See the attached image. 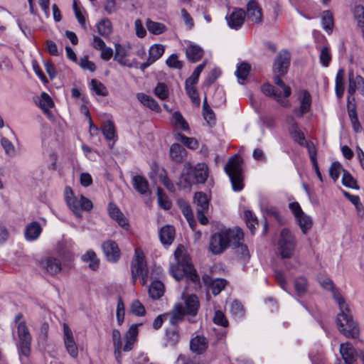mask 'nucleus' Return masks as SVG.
<instances>
[{"mask_svg":"<svg viewBox=\"0 0 364 364\" xmlns=\"http://www.w3.org/2000/svg\"><path fill=\"white\" fill-rule=\"evenodd\" d=\"M38 105L46 112L53 106V102L47 93L42 92L39 99Z\"/></svg>","mask_w":364,"mask_h":364,"instance_id":"obj_58","label":"nucleus"},{"mask_svg":"<svg viewBox=\"0 0 364 364\" xmlns=\"http://www.w3.org/2000/svg\"><path fill=\"white\" fill-rule=\"evenodd\" d=\"M141 325V323H133L127 331L125 334L126 342L123 346L124 351L127 352L133 348L134 344L139 333L138 327Z\"/></svg>","mask_w":364,"mask_h":364,"instance_id":"obj_23","label":"nucleus"},{"mask_svg":"<svg viewBox=\"0 0 364 364\" xmlns=\"http://www.w3.org/2000/svg\"><path fill=\"white\" fill-rule=\"evenodd\" d=\"M146 27L148 31L154 35H159L166 31V27L164 23L149 19L146 21Z\"/></svg>","mask_w":364,"mask_h":364,"instance_id":"obj_47","label":"nucleus"},{"mask_svg":"<svg viewBox=\"0 0 364 364\" xmlns=\"http://www.w3.org/2000/svg\"><path fill=\"white\" fill-rule=\"evenodd\" d=\"M179 250L175 252V257L178 263L176 265L171 267V272L176 281H180L186 277V280H190L194 284L199 282V276L196 273L193 264L190 262L189 258L186 255H180Z\"/></svg>","mask_w":364,"mask_h":364,"instance_id":"obj_5","label":"nucleus"},{"mask_svg":"<svg viewBox=\"0 0 364 364\" xmlns=\"http://www.w3.org/2000/svg\"><path fill=\"white\" fill-rule=\"evenodd\" d=\"M102 248L107 259L116 262L120 257V250L118 245L113 240H107L102 243Z\"/></svg>","mask_w":364,"mask_h":364,"instance_id":"obj_19","label":"nucleus"},{"mask_svg":"<svg viewBox=\"0 0 364 364\" xmlns=\"http://www.w3.org/2000/svg\"><path fill=\"white\" fill-rule=\"evenodd\" d=\"M82 259L85 262L89 264V267L92 270H95L99 266V259L95 252L92 250L87 251L84 254Z\"/></svg>","mask_w":364,"mask_h":364,"instance_id":"obj_50","label":"nucleus"},{"mask_svg":"<svg viewBox=\"0 0 364 364\" xmlns=\"http://www.w3.org/2000/svg\"><path fill=\"white\" fill-rule=\"evenodd\" d=\"M290 63V53L287 50H281L275 58L274 70L279 75L287 73Z\"/></svg>","mask_w":364,"mask_h":364,"instance_id":"obj_15","label":"nucleus"},{"mask_svg":"<svg viewBox=\"0 0 364 364\" xmlns=\"http://www.w3.org/2000/svg\"><path fill=\"white\" fill-rule=\"evenodd\" d=\"M178 205L180 206V208H181L183 215L185 216L187 221L188 222L189 225L191 226V228L192 229H193L195 221L193 219V212H192V210H191L190 205L185 200H178Z\"/></svg>","mask_w":364,"mask_h":364,"instance_id":"obj_40","label":"nucleus"},{"mask_svg":"<svg viewBox=\"0 0 364 364\" xmlns=\"http://www.w3.org/2000/svg\"><path fill=\"white\" fill-rule=\"evenodd\" d=\"M291 127L289 128V133L292 136L294 141L298 143L300 146H304L307 141L305 139L304 134L299 130L297 122L291 117Z\"/></svg>","mask_w":364,"mask_h":364,"instance_id":"obj_31","label":"nucleus"},{"mask_svg":"<svg viewBox=\"0 0 364 364\" xmlns=\"http://www.w3.org/2000/svg\"><path fill=\"white\" fill-rule=\"evenodd\" d=\"M174 236L175 229L171 225H166L160 230V240L165 245H170L173 241Z\"/></svg>","mask_w":364,"mask_h":364,"instance_id":"obj_30","label":"nucleus"},{"mask_svg":"<svg viewBox=\"0 0 364 364\" xmlns=\"http://www.w3.org/2000/svg\"><path fill=\"white\" fill-rule=\"evenodd\" d=\"M112 341L114 348V354L116 359L119 363L121 359V352L123 350L121 333L119 330L114 329L112 331Z\"/></svg>","mask_w":364,"mask_h":364,"instance_id":"obj_37","label":"nucleus"},{"mask_svg":"<svg viewBox=\"0 0 364 364\" xmlns=\"http://www.w3.org/2000/svg\"><path fill=\"white\" fill-rule=\"evenodd\" d=\"M18 343L17 350L21 364H24L31 354V336L25 322H19L17 326Z\"/></svg>","mask_w":364,"mask_h":364,"instance_id":"obj_7","label":"nucleus"},{"mask_svg":"<svg viewBox=\"0 0 364 364\" xmlns=\"http://www.w3.org/2000/svg\"><path fill=\"white\" fill-rule=\"evenodd\" d=\"M208 176V168L205 163H198L194 168L188 163L182 170L177 185L181 188H188L195 183H203Z\"/></svg>","mask_w":364,"mask_h":364,"instance_id":"obj_3","label":"nucleus"},{"mask_svg":"<svg viewBox=\"0 0 364 364\" xmlns=\"http://www.w3.org/2000/svg\"><path fill=\"white\" fill-rule=\"evenodd\" d=\"M154 94L159 99L164 100L168 97V89L166 84L159 82L154 89Z\"/></svg>","mask_w":364,"mask_h":364,"instance_id":"obj_60","label":"nucleus"},{"mask_svg":"<svg viewBox=\"0 0 364 364\" xmlns=\"http://www.w3.org/2000/svg\"><path fill=\"white\" fill-rule=\"evenodd\" d=\"M230 314L237 321L244 318L245 312L243 306L237 301H234L230 305Z\"/></svg>","mask_w":364,"mask_h":364,"instance_id":"obj_46","label":"nucleus"},{"mask_svg":"<svg viewBox=\"0 0 364 364\" xmlns=\"http://www.w3.org/2000/svg\"><path fill=\"white\" fill-rule=\"evenodd\" d=\"M208 348V341L203 336L198 335L190 341V349L196 354L203 353Z\"/></svg>","mask_w":364,"mask_h":364,"instance_id":"obj_28","label":"nucleus"},{"mask_svg":"<svg viewBox=\"0 0 364 364\" xmlns=\"http://www.w3.org/2000/svg\"><path fill=\"white\" fill-rule=\"evenodd\" d=\"M187 152L186 149L178 144H173L170 148V156L176 162H182L186 156Z\"/></svg>","mask_w":364,"mask_h":364,"instance_id":"obj_33","label":"nucleus"},{"mask_svg":"<svg viewBox=\"0 0 364 364\" xmlns=\"http://www.w3.org/2000/svg\"><path fill=\"white\" fill-rule=\"evenodd\" d=\"M164 292V287L161 282L156 280L151 282L149 289V294L153 299H159Z\"/></svg>","mask_w":364,"mask_h":364,"instance_id":"obj_38","label":"nucleus"},{"mask_svg":"<svg viewBox=\"0 0 364 364\" xmlns=\"http://www.w3.org/2000/svg\"><path fill=\"white\" fill-rule=\"evenodd\" d=\"M184 50L187 59L191 63L198 62L204 55L203 48L191 41L186 42Z\"/></svg>","mask_w":364,"mask_h":364,"instance_id":"obj_18","label":"nucleus"},{"mask_svg":"<svg viewBox=\"0 0 364 364\" xmlns=\"http://www.w3.org/2000/svg\"><path fill=\"white\" fill-rule=\"evenodd\" d=\"M73 8L78 23L80 24L82 28L86 29V19L83 15V9L78 6L77 3L75 0H74L73 1Z\"/></svg>","mask_w":364,"mask_h":364,"instance_id":"obj_57","label":"nucleus"},{"mask_svg":"<svg viewBox=\"0 0 364 364\" xmlns=\"http://www.w3.org/2000/svg\"><path fill=\"white\" fill-rule=\"evenodd\" d=\"M154 171L160 182H161L169 191L173 192L175 191V186L168 178L166 170L164 168L156 166Z\"/></svg>","mask_w":364,"mask_h":364,"instance_id":"obj_36","label":"nucleus"},{"mask_svg":"<svg viewBox=\"0 0 364 364\" xmlns=\"http://www.w3.org/2000/svg\"><path fill=\"white\" fill-rule=\"evenodd\" d=\"M107 211L109 216L116 221L119 226L124 230L129 229V223L128 219L114 203H109L108 204Z\"/></svg>","mask_w":364,"mask_h":364,"instance_id":"obj_16","label":"nucleus"},{"mask_svg":"<svg viewBox=\"0 0 364 364\" xmlns=\"http://www.w3.org/2000/svg\"><path fill=\"white\" fill-rule=\"evenodd\" d=\"M321 23L323 28L328 33H331L333 28V17L330 11H324L321 16Z\"/></svg>","mask_w":364,"mask_h":364,"instance_id":"obj_42","label":"nucleus"},{"mask_svg":"<svg viewBox=\"0 0 364 364\" xmlns=\"http://www.w3.org/2000/svg\"><path fill=\"white\" fill-rule=\"evenodd\" d=\"M39 266L42 270L52 276L56 275L62 270L60 261L53 256L43 258L39 262Z\"/></svg>","mask_w":364,"mask_h":364,"instance_id":"obj_13","label":"nucleus"},{"mask_svg":"<svg viewBox=\"0 0 364 364\" xmlns=\"http://www.w3.org/2000/svg\"><path fill=\"white\" fill-rule=\"evenodd\" d=\"M98 33L104 37H107L112 33V24L108 19L101 20L97 25Z\"/></svg>","mask_w":364,"mask_h":364,"instance_id":"obj_53","label":"nucleus"},{"mask_svg":"<svg viewBox=\"0 0 364 364\" xmlns=\"http://www.w3.org/2000/svg\"><path fill=\"white\" fill-rule=\"evenodd\" d=\"M342 183L344 186L353 189H358L357 181L346 170H343Z\"/></svg>","mask_w":364,"mask_h":364,"instance_id":"obj_55","label":"nucleus"},{"mask_svg":"<svg viewBox=\"0 0 364 364\" xmlns=\"http://www.w3.org/2000/svg\"><path fill=\"white\" fill-rule=\"evenodd\" d=\"M90 90L94 92L96 95L100 96L107 95V90L105 86L100 81L96 80H92L90 82Z\"/></svg>","mask_w":364,"mask_h":364,"instance_id":"obj_56","label":"nucleus"},{"mask_svg":"<svg viewBox=\"0 0 364 364\" xmlns=\"http://www.w3.org/2000/svg\"><path fill=\"white\" fill-rule=\"evenodd\" d=\"M295 220L296 224L299 226L303 234H307V232L311 229L313 226L312 218L305 213L296 217Z\"/></svg>","mask_w":364,"mask_h":364,"instance_id":"obj_34","label":"nucleus"},{"mask_svg":"<svg viewBox=\"0 0 364 364\" xmlns=\"http://www.w3.org/2000/svg\"><path fill=\"white\" fill-rule=\"evenodd\" d=\"M250 70V65L248 63H242L237 66L235 75L238 78L240 83L242 84L243 81L247 78Z\"/></svg>","mask_w":364,"mask_h":364,"instance_id":"obj_51","label":"nucleus"},{"mask_svg":"<svg viewBox=\"0 0 364 364\" xmlns=\"http://www.w3.org/2000/svg\"><path fill=\"white\" fill-rule=\"evenodd\" d=\"M65 198L70 209L77 217H81V210L90 211L92 209V203L87 198L80 195L76 196L70 187L65 189Z\"/></svg>","mask_w":364,"mask_h":364,"instance_id":"obj_8","label":"nucleus"},{"mask_svg":"<svg viewBox=\"0 0 364 364\" xmlns=\"http://www.w3.org/2000/svg\"><path fill=\"white\" fill-rule=\"evenodd\" d=\"M295 290L299 296L303 295L306 291L307 281L304 277H299L294 282Z\"/></svg>","mask_w":364,"mask_h":364,"instance_id":"obj_59","label":"nucleus"},{"mask_svg":"<svg viewBox=\"0 0 364 364\" xmlns=\"http://www.w3.org/2000/svg\"><path fill=\"white\" fill-rule=\"evenodd\" d=\"M245 19V12L242 9H235L226 16V21L228 26L236 31L242 26Z\"/></svg>","mask_w":364,"mask_h":364,"instance_id":"obj_17","label":"nucleus"},{"mask_svg":"<svg viewBox=\"0 0 364 364\" xmlns=\"http://www.w3.org/2000/svg\"><path fill=\"white\" fill-rule=\"evenodd\" d=\"M343 170L342 166L338 161H334L332 163L330 168H329V174L331 178L334 181H337L340 176V173Z\"/></svg>","mask_w":364,"mask_h":364,"instance_id":"obj_63","label":"nucleus"},{"mask_svg":"<svg viewBox=\"0 0 364 364\" xmlns=\"http://www.w3.org/2000/svg\"><path fill=\"white\" fill-rule=\"evenodd\" d=\"M184 304L181 303L176 304L171 314L169 321L171 325H176L184 318L185 315L191 316H196L200 307L198 298L195 294L182 296Z\"/></svg>","mask_w":364,"mask_h":364,"instance_id":"obj_4","label":"nucleus"},{"mask_svg":"<svg viewBox=\"0 0 364 364\" xmlns=\"http://www.w3.org/2000/svg\"><path fill=\"white\" fill-rule=\"evenodd\" d=\"M262 92L267 96H274L277 102L284 107H289L291 104L289 100L283 99L281 93L274 90V87L270 84H264L262 87Z\"/></svg>","mask_w":364,"mask_h":364,"instance_id":"obj_26","label":"nucleus"},{"mask_svg":"<svg viewBox=\"0 0 364 364\" xmlns=\"http://www.w3.org/2000/svg\"><path fill=\"white\" fill-rule=\"evenodd\" d=\"M296 241L294 234L287 228L282 230L277 242V250L282 258H291L294 252Z\"/></svg>","mask_w":364,"mask_h":364,"instance_id":"obj_10","label":"nucleus"},{"mask_svg":"<svg viewBox=\"0 0 364 364\" xmlns=\"http://www.w3.org/2000/svg\"><path fill=\"white\" fill-rule=\"evenodd\" d=\"M102 132L105 139L115 142L117 139L115 126L112 121H105L102 126Z\"/></svg>","mask_w":364,"mask_h":364,"instance_id":"obj_32","label":"nucleus"},{"mask_svg":"<svg viewBox=\"0 0 364 364\" xmlns=\"http://www.w3.org/2000/svg\"><path fill=\"white\" fill-rule=\"evenodd\" d=\"M247 20L255 23L259 24L262 21V13L257 2L255 0H250L247 4Z\"/></svg>","mask_w":364,"mask_h":364,"instance_id":"obj_21","label":"nucleus"},{"mask_svg":"<svg viewBox=\"0 0 364 364\" xmlns=\"http://www.w3.org/2000/svg\"><path fill=\"white\" fill-rule=\"evenodd\" d=\"M194 200L198 206L197 210H208L209 206V198L207 194L203 192H197L194 196Z\"/></svg>","mask_w":364,"mask_h":364,"instance_id":"obj_43","label":"nucleus"},{"mask_svg":"<svg viewBox=\"0 0 364 364\" xmlns=\"http://www.w3.org/2000/svg\"><path fill=\"white\" fill-rule=\"evenodd\" d=\"M131 46L129 43L127 45H122L120 43H116L114 45V60L117 61L119 64L132 68L134 66V63L127 59V57L129 55Z\"/></svg>","mask_w":364,"mask_h":364,"instance_id":"obj_14","label":"nucleus"},{"mask_svg":"<svg viewBox=\"0 0 364 364\" xmlns=\"http://www.w3.org/2000/svg\"><path fill=\"white\" fill-rule=\"evenodd\" d=\"M203 279L208 286L209 290H210L215 296L219 294L227 284L226 280L224 279L217 278L212 279L209 277L206 276L204 277Z\"/></svg>","mask_w":364,"mask_h":364,"instance_id":"obj_27","label":"nucleus"},{"mask_svg":"<svg viewBox=\"0 0 364 364\" xmlns=\"http://www.w3.org/2000/svg\"><path fill=\"white\" fill-rule=\"evenodd\" d=\"M363 87H364V78L360 75L355 74L353 70H349L348 86V93L349 95L348 97V100L356 91L360 92Z\"/></svg>","mask_w":364,"mask_h":364,"instance_id":"obj_20","label":"nucleus"},{"mask_svg":"<svg viewBox=\"0 0 364 364\" xmlns=\"http://www.w3.org/2000/svg\"><path fill=\"white\" fill-rule=\"evenodd\" d=\"M171 123L173 127L174 134L177 132H188L190 130L188 123L178 111H176L172 114Z\"/></svg>","mask_w":364,"mask_h":364,"instance_id":"obj_22","label":"nucleus"},{"mask_svg":"<svg viewBox=\"0 0 364 364\" xmlns=\"http://www.w3.org/2000/svg\"><path fill=\"white\" fill-rule=\"evenodd\" d=\"M353 16L358 26L364 23V6L358 5L354 8Z\"/></svg>","mask_w":364,"mask_h":364,"instance_id":"obj_64","label":"nucleus"},{"mask_svg":"<svg viewBox=\"0 0 364 364\" xmlns=\"http://www.w3.org/2000/svg\"><path fill=\"white\" fill-rule=\"evenodd\" d=\"M63 340L66 351L70 357L76 358L78 356V346L76 343L74 333L70 326L63 323Z\"/></svg>","mask_w":364,"mask_h":364,"instance_id":"obj_12","label":"nucleus"},{"mask_svg":"<svg viewBox=\"0 0 364 364\" xmlns=\"http://www.w3.org/2000/svg\"><path fill=\"white\" fill-rule=\"evenodd\" d=\"M165 48L161 44H154L151 46L149 50V58L150 61L156 62L164 54Z\"/></svg>","mask_w":364,"mask_h":364,"instance_id":"obj_48","label":"nucleus"},{"mask_svg":"<svg viewBox=\"0 0 364 364\" xmlns=\"http://www.w3.org/2000/svg\"><path fill=\"white\" fill-rule=\"evenodd\" d=\"M131 271L134 283L136 282L137 278H140L142 285L146 284L148 269L144 254L141 249L136 248L134 250V257L131 264Z\"/></svg>","mask_w":364,"mask_h":364,"instance_id":"obj_9","label":"nucleus"},{"mask_svg":"<svg viewBox=\"0 0 364 364\" xmlns=\"http://www.w3.org/2000/svg\"><path fill=\"white\" fill-rule=\"evenodd\" d=\"M1 145L5 154L9 158H14L17 155L16 149L13 143L7 138L2 136L0 140Z\"/></svg>","mask_w":364,"mask_h":364,"instance_id":"obj_44","label":"nucleus"},{"mask_svg":"<svg viewBox=\"0 0 364 364\" xmlns=\"http://www.w3.org/2000/svg\"><path fill=\"white\" fill-rule=\"evenodd\" d=\"M340 353L346 364H353L356 360L357 353L350 343L341 344Z\"/></svg>","mask_w":364,"mask_h":364,"instance_id":"obj_24","label":"nucleus"},{"mask_svg":"<svg viewBox=\"0 0 364 364\" xmlns=\"http://www.w3.org/2000/svg\"><path fill=\"white\" fill-rule=\"evenodd\" d=\"M319 59L323 67L328 66L329 63L331 60V55L330 53L329 48L328 46H325L321 49Z\"/></svg>","mask_w":364,"mask_h":364,"instance_id":"obj_62","label":"nucleus"},{"mask_svg":"<svg viewBox=\"0 0 364 364\" xmlns=\"http://www.w3.org/2000/svg\"><path fill=\"white\" fill-rule=\"evenodd\" d=\"M296 102L297 105L293 109V113L296 117L301 118L311 111L312 100L308 91H299L297 93Z\"/></svg>","mask_w":364,"mask_h":364,"instance_id":"obj_11","label":"nucleus"},{"mask_svg":"<svg viewBox=\"0 0 364 364\" xmlns=\"http://www.w3.org/2000/svg\"><path fill=\"white\" fill-rule=\"evenodd\" d=\"M175 139L189 149H196L198 147V141L195 139L186 136L180 132L175 134Z\"/></svg>","mask_w":364,"mask_h":364,"instance_id":"obj_52","label":"nucleus"},{"mask_svg":"<svg viewBox=\"0 0 364 364\" xmlns=\"http://www.w3.org/2000/svg\"><path fill=\"white\" fill-rule=\"evenodd\" d=\"M132 184L134 189L141 195L146 194L149 191L147 180L140 175L134 176L132 178Z\"/></svg>","mask_w":364,"mask_h":364,"instance_id":"obj_35","label":"nucleus"},{"mask_svg":"<svg viewBox=\"0 0 364 364\" xmlns=\"http://www.w3.org/2000/svg\"><path fill=\"white\" fill-rule=\"evenodd\" d=\"M242 163V159L235 155L229 159L225 166V171L230 178L234 191H240L244 187Z\"/></svg>","mask_w":364,"mask_h":364,"instance_id":"obj_6","label":"nucleus"},{"mask_svg":"<svg viewBox=\"0 0 364 364\" xmlns=\"http://www.w3.org/2000/svg\"><path fill=\"white\" fill-rule=\"evenodd\" d=\"M137 100L144 105L149 107L150 109L159 112L161 107L157 102L151 96L147 95L143 92L136 95Z\"/></svg>","mask_w":364,"mask_h":364,"instance_id":"obj_29","label":"nucleus"},{"mask_svg":"<svg viewBox=\"0 0 364 364\" xmlns=\"http://www.w3.org/2000/svg\"><path fill=\"white\" fill-rule=\"evenodd\" d=\"M244 218L246 225L251 232L253 234L258 225V220L255 215L250 210H246L244 212Z\"/></svg>","mask_w":364,"mask_h":364,"instance_id":"obj_45","label":"nucleus"},{"mask_svg":"<svg viewBox=\"0 0 364 364\" xmlns=\"http://www.w3.org/2000/svg\"><path fill=\"white\" fill-rule=\"evenodd\" d=\"M345 88L344 70L339 69L336 77L335 91L338 98H341L343 95Z\"/></svg>","mask_w":364,"mask_h":364,"instance_id":"obj_39","label":"nucleus"},{"mask_svg":"<svg viewBox=\"0 0 364 364\" xmlns=\"http://www.w3.org/2000/svg\"><path fill=\"white\" fill-rule=\"evenodd\" d=\"M42 232L41 225L36 221L28 223L24 232L25 239L28 242L36 240Z\"/></svg>","mask_w":364,"mask_h":364,"instance_id":"obj_25","label":"nucleus"},{"mask_svg":"<svg viewBox=\"0 0 364 364\" xmlns=\"http://www.w3.org/2000/svg\"><path fill=\"white\" fill-rule=\"evenodd\" d=\"M309 358L312 364H326V358L321 347L311 350Z\"/></svg>","mask_w":364,"mask_h":364,"instance_id":"obj_49","label":"nucleus"},{"mask_svg":"<svg viewBox=\"0 0 364 364\" xmlns=\"http://www.w3.org/2000/svg\"><path fill=\"white\" fill-rule=\"evenodd\" d=\"M58 255L63 259L72 260L73 259V255L72 252L67 248H65V242L63 241L58 243L57 247Z\"/></svg>","mask_w":364,"mask_h":364,"instance_id":"obj_61","label":"nucleus"},{"mask_svg":"<svg viewBox=\"0 0 364 364\" xmlns=\"http://www.w3.org/2000/svg\"><path fill=\"white\" fill-rule=\"evenodd\" d=\"M232 246L236 250L235 252L239 259L242 262L246 263L250 257L247 245L241 244L240 241L237 244L232 245Z\"/></svg>","mask_w":364,"mask_h":364,"instance_id":"obj_41","label":"nucleus"},{"mask_svg":"<svg viewBox=\"0 0 364 364\" xmlns=\"http://www.w3.org/2000/svg\"><path fill=\"white\" fill-rule=\"evenodd\" d=\"M156 194L159 205L164 210L170 209L171 207V202L161 188H157Z\"/></svg>","mask_w":364,"mask_h":364,"instance_id":"obj_54","label":"nucleus"},{"mask_svg":"<svg viewBox=\"0 0 364 364\" xmlns=\"http://www.w3.org/2000/svg\"><path fill=\"white\" fill-rule=\"evenodd\" d=\"M333 299L338 304L340 313L336 318V323L339 331L346 338H355L360 333L359 326L353 319L348 304L340 293H333Z\"/></svg>","mask_w":364,"mask_h":364,"instance_id":"obj_1","label":"nucleus"},{"mask_svg":"<svg viewBox=\"0 0 364 364\" xmlns=\"http://www.w3.org/2000/svg\"><path fill=\"white\" fill-rule=\"evenodd\" d=\"M243 237V232L239 228L216 232L211 236L210 251L214 255L221 254L228 246L237 244Z\"/></svg>","mask_w":364,"mask_h":364,"instance_id":"obj_2","label":"nucleus"}]
</instances>
